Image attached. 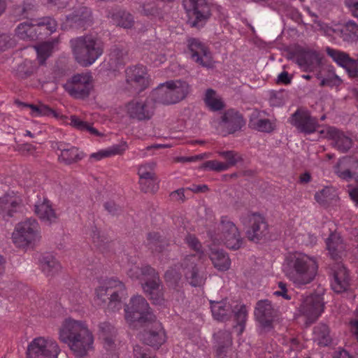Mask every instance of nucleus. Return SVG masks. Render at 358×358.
I'll list each match as a JSON object with an SVG mask.
<instances>
[{"instance_id": "obj_9", "label": "nucleus", "mask_w": 358, "mask_h": 358, "mask_svg": "<svg viewBox=\"0 0 358 358\" xmlns=\"http://www.w3.org/2000/svg\"><path fill=\"white\" fill-rule=\"evenodd\" d=\"M40 227L34 218H28L19 222L12 234L13 242L19 248L34 243L40 238Z\"/></svg>"}, {"instance_id": "obj_22", "label": "nucleus", "mask_w": 358, "mask_h": 358, "mask_svg": "<svg viewBox=\"0 0 358 358\" xmlns=\"http://www.w3.org/2000/svg\"><path fill=\"white\" fill-rule=\"evenodd\" d=\"M151 324L152 327L144 331L142 334V339L148 345L158 349L166 341V335L162 324L156 319L152 322L147 323L146 325Z\"/></svg>"}, {"instance_id": "obj_61", "label": "nucleus", "mask_w": 358, "mask_h": 358, "mask_svg": "<svg viewBox=\"0 0 358 358\" xmlns=\"http://www.w3.org/2000/svg\"><path fill=\"white\" fill-rule=\"evenodd\" d=\"M145 185H140L141 189L147 193V192H154L157 189L156 184L157 179L156 178L145 180L144 181Z\"/></svg>"}, {"instance_id": "obj_1", "label": "nucleus", "mask_w": 358, "mask_h": 358, "mask_svg": "<svg viewBox=\"0 0 358 358\" xmlns=\"http://www.w3.org/2000/svg\"><path fill=\"white\" fill-rule=\"evenodd\" d=\"M59 340L66 343L78 357L85 356L92 348L93 335L83 321L66 319L59 329Z\"/></svg>"}, {"instance_id": "obj_48", "label": "nucleus", "mask_w": 358, "mask_h": 358, "mask_svg": "<svg viewBox=\"0 0 358 358\" xmlns=\"http://www.w3.org/2000/svg\"><path fill=\"white\" fill-rule=\"evenodd\" d=\"M124 150L125 148L123 147V145H115L106 150H103L99 151L98 152L92 153L90 155V157L92 159H95L96 160H100L105 157H108L116 155H121Z\"/></svg>"}, {"instance_id": "obj_51", "label": "nucleus", "mask_w": 358, "mask_h": 358, "mask_svg": "<svg viewBox=\"0 0 358 358\" xmlns=\"http://www.w3.org/2000/svg\"><path fill=\"white\" fill-rule=\"evenodd\" d=\"M341 32L345 40L357 39L358 38V24L350 20L345 23Z\"/></svg>"}, {"instance_id": "obj_2", "label": "nucleus", "mask_w": 358, "mask_h": 358, "mask_svg": "<svg viewBox=\"0 0 358 358\" xmlns=\"http://www.w3.org/2000/svg\"><path fill=\"white\" fill-rule=\"evenodd\" d=\"M317 270L316 259L302 253L287 258L284 266L285 275L297 287L312 282L317 275Z\"/></svg>"}, {"instance_id": "obj_55", "label": "nucleus", "mask_w": 358, "mask_h": 358, "mask_svg": "<svg viewBox=\"0 0 358 358\" xmlns=\"http://www.w3.org/2000/svg\"><path fill=\"white\" fill-rule=\"evenodd\" d=\"M71 124L76 128L77 129H79L80 131H88L91 134H94L96 136H99V133L97 129L92 127L90 124H88L87 122L83 121L80 118L77 117L75 115H72L71 117Z\"/></svg>"}, {"instance_id": "obj_43", "label": "nucleus", "mask_w": 358, "mask_h": 358, "mask_svg": "<svg viewBox=\"0 0 358 358\" xmlns=\"http://www.w3.org/2000/svg\"><path fill=\"white\" fill-rule=\"evenodd\" d=\"M59 43L57 39L45 41L36 46L38 60L40 64H43L45 60L51 55L54 47Z\"/></svg>"}, {"instance_id": "obj_52", "label": "nucleus", "mask_w": 358, "mask_h": 358, "mask_svg": "<svg viewBox=\"0 0 358 358\" xmlns=\"http://www.w3.org/2000/svg\"><path fill=\"white\" fill-rule=\"evenodd\" d=\"M155 164L150 163L145 165L139 166L138 169V175L139 176V185H145V180L155 178V174L153 169Z\"/></svg>"}, {"instance_id": "obj_63", "label": "nucleus", "mask_w": 358, "mask_h": 358, "mask_svg": "<svg viewBox=\"0 0 358 358\" xmlns=\"http://www.w3.org/2000/svg\"><path fill=\"white\" fill-rule=\"evenodd\" d=\"M39 110V116H53L57 118L59 117L56 111L44 104H40Z\"/></svg>"}, {"instance_id": "obj_28", "label": "nucleus", "mask_w": 358, "mask_h": 358, "mask_svg": "<svg viewBox=\"0 0 358 358\" xmlns=\"http://www.w3.org/2000/svg\"><path fill=\"white\" fill-rule=\"evenodd\" d=\"M350 276L347 268L341 264H337L333 269L331 288L336 293H342L350 287Z\"/></svg>"}, {"instance_id": "obj_21", "label": "nucleus", "mask_w": 358, "mask_h": 358, "mask_svg": "<svg viewBox=\"0 0 358 358\" xmlns=\"http://www.w3.org/2000/svg\"><path fill=\"white\" fill-rule=\"evenodd\" d=\"M291 123L300 132L306 134L315 132L319 126L316 117L311 116L308 110L299 109L292 115Z\"/></svg>"}, {"instance_id": "obj_10", "label": "nucleus", "mask_w": 358, "mask_h": 358, "mask_svg": "<svg viewBox=\"0 0 358 358\" xmlns=\"http://www.w3.org/2000/svg\"><path fill=\"white\" fill-rule=\"evenodd\" d=\"M60 348L57 342L51 338L38 337L27 347V358H58Z\"/></svg>"}, {"instance_id": "obj_54", "label": "nucleus", "mask_w": 358, "mask_h": 358, "mask_svg": "<svg viewBox=\"0 0 358 358\" xmlns=\"http://www.w3.org/2000/svg\"><path fill=\"white\" fill-rule=\"evenodd\" d=\"M36 24L38 27V35L41 34L42 30H47L49 32L48 34H52L56 31L57 27V22L50 17L41 19Z\"/></svg>"}, {"instance_id": "obj_57", "label": "nucleus", "mask_w": 358, "mask_h": 358, "mask_svg": "<svg viewBox=\"0 0 358 358\" xmlns=\"http://www.w3.org/2000/svg\"><path fill=\"white\" fill-rule=\"evenodd\" d=\"M142 277L145 279V282L152 281H160V278L158 273L155 268H152L149 265H145L142 266Z\"/></svg>"}, {"instance_id": "obj_11", "label": "nucleus", "mask_w": 358, "mask_h": 358, "mask_svg": "<svg viewBox=\"0 0 358 358\" xmlns=\"http://www.w3.org/2000/svg\"><path fill=\"white\" fill-rule=\"evenodd\" d=\"M92 80L90 73H77L66 81L64 88L72 97L85 99L92 89Z\"/></svg>"}, {"instance_id": "obj_27", "label": "nucleus", "mask_w": 358, "mask_h": 358, "mask_svg": "<svg viewBox=\"0 0 358 358\" xmlns=\"http://www.w3.org/2000/svg\"><path fill=\"white\" fill-rule=\"evenodd\" d=\"M296 63L304 71H313L319 66L321 59L317 52L310 49H301L295 56Z\"/></svg>"}, {"instance_id": "obj_30", "label": "nucleus", "mask_w": 358, "mask_h": 358, "mask_svg": "<svg viewBox=\"0 0 358 358\" xmlns=\"http://www.w3.org/2000/svg\"><path fill=\"white\" fill-rule=\"evenodd\" d=\"M142 287L153 304L159 306L164 304V288L161 280L145 282L142 284Z\"/></svg>"}, {"instance_id": "obj_42", "label": "nucleus", "mask_w": 358, "mask_h": 358, "mask_svg": "<svg viewBox=\"0 0 358 358\" xmlns=\"http://www.w3.org/2000/svg\"><path fill=\"white\" fill-rule=\"evenodd\" d=\"M40 266L42 271L47 276L53 275L61 268L59 263L51 255H45L40 259Z\"/></svg>"}, {"instance_id": "obj_31", "label": "nucleus", "mask_w": 358, "mask_h": 358, "mask_svg": "<svg viewBox=\"0 0 358 358\" xmlns=\"http://www.w3.org/2000/svg\"><path fill=\"white\" fill-rule=\"evenodd\" d=\"M327 249L331 257L335 260L340 259L345 251V245L338 233H331L326 239Z\"/></svg>"}, {"instance_id": "obj_46", "label": "nucleus", "mask_w": 358, "mask_h": 358, "mask_svg": "<svg viewBox=\"0 0 358 358\" xmlns=\"http://www.w3.org/2000/svg\"><path fill=\"white\" fill-rule=\"evenodd\" d=\"M217 153L225 160L223 163L227 166V169L236 166L238 162H243L241 155L234 150L217 151Z\"/></svg>"}, {"instance_id": "obj_19", "label": "nucleus", "mask_w": 358, "mask_h": 358, "mask_svg": "<svg viewBox=\"0 0 358 358\" xmlns=\"http://www.w3.org/2000/svg\"><path fill=\"white\" fill-rule=\"evenodd\" d=\"M320 133L324 134L329 140L332 141L331 145L341 153L348 152L354 144L350 136L334 127H328Z\"/></svg>"}, {"instance_id": "obj_39", "label": "nucleus", "mask_w": 358, "mask_h": 358, "mask_svg": "<svg viewBox=\"0 0 358 358\" xmlns=\"http://www.w3.org/2000/svg\"><path fill=\"white\" fill-rule=\"evenodd\" d=\"M110 18L113 24L124 29H131L135 23L133 15L125 10L113 12L111 13Z\"/></svg>"}, {"instance_id": "obj_36", "label": "nucleus", "mask_w": 358, "mask_h": 358, "mask_svg": "<svg viewBox=\"0 0 358 358\" xmlns=\"http://www.w3.org/2000/svg\"><path fill=\"white\" fill-rule=\"evenodd\" d=\"M20 207V203L14 196L6 194L0 197V215L4 220L13 217Z\"/></svg>"}, {"instance_id": "obj_56", "label": "nucleus", "mask_w": 358, "mask_h": 358, "mask_svg": "<svg viewBox=\"0 0 358 358\" xmlns=\"http://www.w3.org/2000/svg\"><path fill=\"white\" fill-rule=\"evenodd\" d=\"M317 78L321 79V82L320 83V85L321 87H334L338 85L341 82V80L338 78V76L336 75L334 72H331L330 70H329V75L327 77L322 78V74L319 73L317 74Z\"/></svg>"}, {"instance_id": "obj_23", "label": "nucleus", "mask_w": 358, "mask_h": 358, "mask_svg": "<svg viewBox=\"0 0 358 358\" xmlns=\"http://www.w3.org/2000/svg\"><path fill=\"white\" fill-rule=\"evenodd\" d=\"M358 160L352 157L340 158L334 166V173L341 179L350 181L357 176Z\"/></svg>"}, {"instance_id": "obj_49", "label": "nucleus", "mask_w": 358, "mask_h": 358, "mask_svg": "<svg viewBox=\"0 0 358 358\" xmlns=\"http://www.w3.org/2000/svg\"><path fill=\"white\" fill-rule=\"evenodd\" d=\"M148 244L149 248L156 252H162L166 241L157 232H150L148 234Z\"/></svg>"}, {"instance_id": "obj_3", "label": "nucleus", "mask_w": 358, "mask_h": 358, "mask_svg": "<svg viewBox=\"0 0 358 358\" xmlns=\"http://www.w3.org/2000/svg\"><path fill=\"white\" fill-rule=\"evenodd\" d=\"M75 60L82 66L88 67L103 53L104 43L97 35L87 34L73 38L69 41Z\"/></svg>"}, {"instance_id": "obj_16", "label": "nucleus", "mask_w": 358, "mask_h": 358, "mask_svg": "<svg viewBox=\"0 0 358 358\" xmlns=\"http://www.w3.org/2000/svg\"><path fill=\"white\" fill-rule=\"evenodd\" d=\"M278 310L268 299L259 300L255 308V316L264 328H271L272 323L278 317Z\"/></svg>"}, {"instance_id": "obj_58", "label": "nucleus", "mask_w": 358, "mask_h": 358, "mask_svg": "<svg viewBox=\"0 0 358 358\" xmlns=\"http://www.w3.org/2000/svg\"><path fill=\"white\" fill-rule=\"evenodd\" d=\"M164 278L166 282L169 283L170 285L176 287L181 280V274L176 269L170 268L166 271Z\"/></svg>"}, {"instance_id": "obj_41", "label": "nucleus", "mask_w": 358, "mask_h": 358, "mask_svg": "<svg viewBox=\"0 0 358 358\" xmlns=\"http://www.w3.org/2000/svg\"><path fill=\"white\" fill-rule=\"evenodd\" d=\"M127 51L122 46L115 45L110 49L109 53V65L111 69H116L124 64Z\"/></svg>"}, {"instance_id": "obj_34", "label": "nucleus", "mask_w": 358, "mask_h": 358, "mask_svg": "<svg viewBox=\"0 0 358 358\" xmlns=\"http://www.w3.org/2000/svg\"><path fill=\"white\" fill-rule=\"evenodd\" d=\"M313 340L320 347L331 345L333 338L329 326L324 323L315 326L313 331Z\"/></svg>"}, {"instance_id": "obj_37", "label": "nucleus", "mask_w": 358, "mask_h": 358, "mask_svg": "<svg viewBox=\"0 0 358 358\" xmlns=\"http://www.w3.org/2000/svg\"><path fill=\"white\" fill-rule=\"evenodd\" d=\"M138 13L150 19H162L163 10L154 0H147L138 3Z\"/></svg>"}, {"instance_id": "obj_6", "label": "nucleus", "mask_w": 358, "mask_h": 358, "mask_svg": "<svg viewBox=\"0 0 358 358\" xmlns=\"http://www.w3.org/2000/svg\"><path fill=\"white\" fill-rule=\"evenodd\" d=\"M96 295L98 299L106 303L107 300L108 308L115 312L122 308V300L127 296L124 285L120 280L110 278L103 281L96 289Z\"/></svg>"}, {"instance_id": "obj_32", "label": "nucleus", "mask_w": 358, "mask_h": 358, "mask_svg": "<svg viewBox=\"0 0 358 358\" xmlns=\"http://www.w3.org/2000/svg\"><path fill=\"white\" fill-rule=\"evenodd\" d=\"M34 212L42 222L48 224L55 222L57 219L50 202L46 199L38 201L34 205Z\"/></svg>"}, {"instance_id": "obj_53", "label": "nucleus", "mask_w": 358, "mask_h": 358, "mask_svg": "<svg viewBox=\"0 0 358 358\" xmlns=\"http://www.w3.org/2000/svg\"><path fill=\"white\" fill-rule=\"evenodd\" d=\"M250 126L261 132H271L274 127L273 124L268 119H251L250 121Z\"/></svg>"}, {"instance_id": "obj_45", "label": "nucleus", "mask_w": 358, "mask_h": 358, "mask_svg": "<svg viewBox=\"0 0 358 358\" xmlns=\"http://www.w3.org/2000/svg\"><path fill=\"white\" fill-rule=\"evenodd\" d=\"M216 92L213 89H208L206 92L204 102L212 111L221 110L224 108V103L221 99L215 97Z\"/></svg>"}, {"instance_id": "obj_33", "label": "nucleus", "mask_w": 358, "mask_h": 358, "mask_svg": "<svg viewBox=\"0 0 358 358\" xmlns=\"http://www.w3.org/2000/svg\"><path fill=\"white\" fill-rule=\"evenodd\" d=\"M98 334L103 341L106 349H110L114 346L117 331L111 323L106 321L100 322L98 324Z\"/></svg>"}, {"instance_id": "obj_38", "label": "nucleus", "mask_w": 358, "mask_h": 358, "mask_svg": "<svg viewBox=\"0 0 358 358\" xmlns=\"http://www.w3.org/2000/svg\"><path fill=\"white\" fill-rule=\"evenodd\" d=\"M209 258L215 268L219 271H225L230 267V259L223 250L211 249Z\"/></svg>"}, {"instance_id": "obj_40", "label": "nucleus", "mask_w": 358, "mask_h": 358, "mask_svg": "<svg viewBox=\"0 0 358 358\" xmlns=\"http://www.w3.org/2000/svg\"><path fill=\"white\" fill-rule=\"evenodd\" d=\"M17 36L22 40L34 41L38 39V27L28 22L20 23L15 29Z\"/></svg>"}, {"instance_id": "obj_4", "label": "nucleus", "mask_w": 358, "mask_h": 358, "mask_svg": "<svg viewBox=\"0 0 358 358\" xmlns=\"http://www.w3.org/2000/svg\"><path fill=\"white\" fill-rule=\"evenodd\" d=\"M190 90L189 84L181 80H169L152 90L150 100L154 103L171 105L184 99Z\"/></svg>"}, {"instance_id": "obj_59", "label": "nucleus", "mask_w": 358, "mask_h": 358, "mask_svg": "<svg viewBox=\"0 0 358 358\" xmlns=\"http://www.w3.org/2000/svg\"><path fill=\"white\" fill-rule=\"evenodd\" d=\"M202 168L215 171H223L227 170V166L223 162L217 160H209L203 164Z\"/></svg>"}, {"instance_id": "obj_60", "label": "nucleus", "mask_w": 358, "mask_h": 358, "mask_svg": "<svg viewBox=\"0 0 358 358\" xmlns=\"http://www.w3.org/2000/svg\"><path fill=\"white\" fill-rule=\"evenodd\" d=\"M134 358H156V357L151 355L147 348L136 345L134 347Z\"/></svg>"}, {"instance_id": "obj_14", "label": "nucleus", "mask_w": 358, "mask_h": 358, "mask_svg": "<svg viewBox=\"0 0 358 358\" xmlns=\"http://www.w3.org/2000/svg\"><path fill=\"white\" fill-rule=\"evenodd\" d=\"M324 306L323 298L320 295L311 294L303 299L299 310L309 322L313 323L321 315Z\"/></svg>"}, {"instance_id": "obj_25", "label": "nucleus", "mask_w": 358, "mask_h": 358, "mask_svg": "<svg viewBox=\"0 0 358 358\" xmlns=\"http://www.w3.org/2000/svg\"><path fill=\"white\" fill-rule=\"evenodd\" d=\"M219 124L226 129L228 134H231L241 130L245 125V120L241 113L231 108L222 114Z\"/></svg>"}, {"instance_id": "obj_26", "label": "nucleus", "mask_w": 358, "mask_h": 358, "mask_svg": "<svg viewBox=\"0 0 358 358\" xmlns=\"http://www.w3.org/2000/svg\"><path fill=\"white\" fill-rule=\"evenodd\" d=\"M54 148L60 151V154L58 155L59 161L66 165L76 163L85 157L83 152L78 148L69 146L63 142L55 143Z\"/></svg>"}, {"instance_id": "obj_50", "label": "nucleus", "mask_w": 358, "mask_h": 358, "mask_svg": "<svg viewBox=\"0 0 358 358\" xmlns=\"http://www.w3.org/2000/svg\"><path fill=\"white\" fill-rule=\"evenodd\" d=\"M232 314L237 324L241 327V331H243L248 316L245 305H236L232 308Z\"/></svg>"}, {"instance_id": "obj_5", "label": "nucleus", "mask_w": 358, "mask_h": 358, "mask_svg": "<svg viewBox=\"0 0 358 358\" xmlns=\"http://www.w3.org/2000/svg\"><path fill=\"white\" fill-rule=\"evenodd\" d=\"M217 230L208 231V236L215 243H223L227 248L233 250L242 247L243 239L241 232L227 216L221 217Z\"/></svg>"}, {"instance_id": "obj_17", "label": "nucleus", "mask_w": 358, "mask_h": 358, "mask_svg": "<svg viewBox=\"0 0 358 358\" xmlns=\"http://www.w3.org/2000/svg\"><path fill=\"white\" fill-rule=\"evenodd\" d=\"M196 258V256H185L181 262L185 277L192 287H201L206 280L197 267V262L201 260Z\"/></svg>"}, {"instance_id": "obj_64", "label": "nucleus", "mask_w": 358, "mask_h": 358, "mask_svg": "<svg viewBox=\"0 0 358 358\" xmlns=\"http://www.w3.org/2000/svg\"><path fill=\"white\" fill-rule=\"evenodd\" d=\"M105 209L111 215H115L121 212V208L113 201H107L104 203Z\"/></svg>"}, {"instance_id": "obj_7", "label": "nucleus", "mask_w": 358, "mask_h": 358, "mask_svg": "<svg viewBox=\"0 0 358 358\" xmlns=\"http://www.w3.org/2000/svg\"><path fill=\"white\" fill-rule=\"evenodd\" d=\"M182 6L188 15V24L200 29L210 18L213 5L208 0H182Z\"/></svg>"}, {"instance_id": "obj_13", "label": "nucleus", "mask_w": 358, "mask_h": 358, "mask_svg": "<svg viewBox=\"0 0 358 358\" xmlns=\"http://www.w3.org/2000/svg\"><path fill=\"white\" fill-rule=\"evenodd\" d=\"M187 46L191 59L194 62L203 67H213V57L208 46L195 38L187 40Z\"/></svg>"}, {"instance_id": "obj_35", "label": "nucleus", "mask_w": 358, "mask_h": 358, "mask_svg": "<svg viewBox=\"0 0 358 358\" xmlns=\"http://www.w3.org/2000/svg\"><path fill=\"white\" fill-rule=\"evenodd\" d=\"M210 308L213 317L218 321H227L232 315V306L227 300L210 301Z\"/></svg>"}, {"instance_id": "obj_18", "label": "nucleus", "mask_w": 358, "mask_h": 358, "mask_svg": "<svg viewBox=\"0 0 358 358\" xmlns=\"http://www.w3.org/2000/svg\"><path fill=\"white\" fill-rule=\"evenodd\" d=\"M125 73L127 83L138 92L143 91L150 85L147 69L143 65L127 68Z\"/></svg>"}, {"instance_id": "obj_47", "label": "nucleus", "mask_w": 358, "mask_h": 358, "mask_svg": "<svg viewBox=\"0 0 358 358\" xmlns=\"http://www.w3.org/2000/svg\"><path fill=\"white\" fill-rule=\"evenodd\" d=\"M36 70L30 61H24L19 64L15 71V76L18 79L24 80L31 76Z\"/></svg>"}, {"instance_id": "obj_20", "label": "nucleus", "mask_w": 358, "mask_h": 358, "mask_svg": "<svg viewBox=\"0 0 358 358\" xmlns=\"http://www.w3.org/2000/svg\"><path fill=\"white\" fill-rule=\"evenodd\" d=\"M150 96L145 101L133 100L127 106V113L129 117L138 121H145L151 119L154 114V107Z\"/></svg>"}, {"instance_id": "obj_24", "label": "nucleus", "mask_w": 358, "mask_h": 358, "mask_svg": "<svg viewBox=\"0 0 358 358\" xmlns=\"http://www.w3.org/2000/svg\"><path fill=\"white\" fill-rule=\"evenodd\" d=\"M327 53L339 66L347 71L350 77H358V60L350 57L349 55L331 48H327Z\"/></svg>"}, {"instance_id": "obj_44", "label": "nucleus", "mask_w": 358, "mask_h": 358, "mask_svg": "<svg viewBox=\"0 0 358 358\" xmlns=\"http://www.w3.org/2000/svg\"><path fill=\"white\" fill-rule=\"evenodd\" d=\"M185 241L192 250L196 252V254L189 255V256H196V259H200L201 262L206 259V255L202 250V245L194 235L188 234L185 237Z\"/></svg>"}, {"instance_id": "obj_29", "label": "nucleus", "mask_w": 358, "mask_h": 358, "mask_svg": "<svg viewBox=\"0 0 358 358\" xmlns=\"http://www.w3.org/2000/svg\"><path fill=\"white\" fill-rule=\"evenodd\" d=\"M216 358H226L231 351L232 337L229 331L220 330L214 334Z\"/></svg>"}, {"instance_id": "obj_8", "label": "nucleus", "mask_w": 358, "mask_h": 358, "mask_svg": "<svg viewBox=\"0 0 358 358\" xmlns=\"http://www.w3.org/2000/svg\"><path fill=\"white\" fill-rule=\"evenodd\" d=\"M125 319L129 323L138 322L146 325L155 320V315L150 311L148 303L142 296H135L129 304L124 306Z\"/></svg>"}, {"instance_id": "obj_62", "label": "nucleus", "mask_w": 358, "mask_h": 358, "mask_svg": "<svg viewBox=\"0 0 358 358\" xmlns=\"http://www.w3.org/2000/svg\"><path fill=\"white\" fill-rule=\"evenodd\" d=\"M278 287L280 288V290L275 291L274 294L275 296H281L286 300H290L292 296L289 294H288L286 284L282 282H279Z\"/></svg>"}, {"instance_id": "obj_12", "label": "nucleus", "mask_w": 358, "mask_h": 358, "mask_svg": "<svg viewBox=\"0 0 358 358\" xmlns=\"http://www.w3.org/2000/svg\"><path fill=\"white\" fill-rule=\"evenodd\" d=\"M249 227L246 231L248 240L258 243L266 238L268 234V224L265 217L259 213H250L247 215Z\"/></svg>"}, {"instance_id": "obj_15", "label": "nucleus", "mask_w": 358, "mask_h": 358, "mask_svg": "<svg viewBox=\"0 0 358 358\" xmlns=\"http://www.w3.org/2000/svg\"><path fill=\"white\" fill-rule=\"evenodd\" d=\"M66 20L71 27L85 30L93 24L92 10L87 6L78 5L66 16Z\"/></svg>"}]
</instances>
